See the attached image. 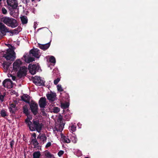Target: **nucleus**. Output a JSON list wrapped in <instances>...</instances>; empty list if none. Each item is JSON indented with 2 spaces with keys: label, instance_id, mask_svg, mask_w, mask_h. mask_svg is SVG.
<instances>
[{
  "label": "nucleus",
  "instance_id": "nucleus-1",
  "mask_svg": "<svg viewBox=\"0 0 158 158\" xmlns=\"http://www.w3.org/2000/svg\"><path fill=\"white\" fill-rule=\"evenodd\" d=\"M22 64V61L19 59L17 60L13 64V70L15 72L19 70L17 73V76L20 78L26 76L27 71L26 67L25 66H21Z\"/></svg>",
  "mask_w": 158,
  "mask_h": 158
},
{
  "label": "nucleus",
  "instance_id": "nucleus-2",
  "mask_svg": "<svg viewBox=\"0 0 158 158\" xmlns=\"http://www.w3.org/2000/svg\"><path fill=\"white\" fill-rule=\"evenodd\" d=\"M1 20L4 24L12 28H15L18 25L17 20L12 18L5 16L2 18Z\"/></svg>",
  "mask_w": 158,
  "mask_h": 158
},
{
  "label": "nucleus",
  "instance_id": "nucleus-3",
  "mask_svg": "<svg viewBox=\"0 0 158 158\" xmlns=\"http://www.w3.org/2000/svg\"><path fill=\"white\" fill-rule=\"evenodd\" d=\"M43 125L42 123H40L39 120L34 119L32 120L31 126L30 127V130L32 131L36 130L40 132L42 130Z\"/></svg>",
  "mask_w": 158,
  "mask_h": 158
},
{
  "label": "nucleus",
  "instance_id": "nucleus-4",
  "mask_svg": "<svg viewBox=\"0 0 158 158\" xmlns=\"http://www.w3.org/2000/svg\"><path fill=\"white\" fill-rule=\"evenodd\" d=\"M29 104L32 113L34 115H37L38 114L39 111L38 104L35 102L31 101Z\"/></svg>",
  "mask_w": 158,
  "mask_h": 158
},
{
  "label": "nucleus",
  "instance_id": "nucleus-5",
  "mask_svg": "<svg viewBox=\"0 0 158 158\" xmlns=\"http://www.w3.org/2000/svg\"><path fill=\"white\" fill-rule=\"evenodd\" d=\"M40 69V66L36 64H30L28 66V69L29 72L32 75L35 74L36 73L39 72Z\"/></svg>",
  "mask_w": 158,
  "mask_h": 158
},
{
  "label": "nucleus",
  "instance_id": "nucleus-6",
  "mask_svg": "<svg viewBox=\"0 0 158 158\" xmlns=\"http://www.w3.org/2000/svg\"><path fill=\"white\" fill-rule=\"evenodd\" d=\"M33 82L36 85L44 86L45 81L42 80L41 77L35 76L33 79Z\"/></svg>",
  "mask_w": 158,
  "mask_h": 158
},
{
  "label": "nucleus",
  "instance_id": "nucleus-7",
  "mask_svg": "<svg viewBox=\"0 0 158 158\" xmlns=\"http://www.w3.org/2000/svg\"><path fill=\"white\" fill-rule=\"evenodd\" d=\"M8 52L6 51V53L4 54L3 57H5L7 60H10L11 61H14L15 58V53H13Z\"/></svg>",
  "mask_w": 158,
  "mask_h": 158
},
{
  "label": "nucleus",
  "instance_id": "nucleus-8",
  "mask_svg": "<svg viewBox=\"0 0 158 158\" xmlns=\"http://www.w3.org/2000/svg\"><path fill=\"white\" fill-rule=\"evenodd\" d=\"M3 85L4 87L10 89L13 87V82L10 79H5L3 82Z\"/></svg>",
  "mask_w": 158,
  "mask_h": 158
},
{
  "label": "nucleus",
  "instance_id": "nucleus-9",
  "mask_svg": "<svg viewBox=\"0 0 158 158\" xmlns=\"http://www.w3.org/2000/svg\"><path fill=\"white\" fill-rule=\"evenodd\" d=\"M6 2L8 5L11 7L12 9H15L18 6L17 0H6Z\"/></svg>",
  "mask_w": 158,
  "mask_h": 158
},
{
  "label": "nucleus",
  "instance_id": "nucleus-10",
  "mask_svg": "<svg viewBox=\"0 0 158 158\" xmlns=\"http://www.w3.org/2000/svg\"><path fill=\"white\" fill-rule=\"evenodd\" d=\"M8 28L4 24L0 22V32L3 36L6 35V33L8 32Z\"/></svg>",
  "mask_w": 158,
  "mask_h": 158
},
{
  "label": "nucleus",
  "instance_id": "nucleus-11",
  "mask_svg": "<svg viewBox=\"0 0 158 158\" xmlns=\"http://www.w3.org/2000/svg\"><path fill=\"white\" fill-rule=\"evenodd\" d=\"M39 103L40 108H44L47 105L46 98L44 97L41 98L39 100Z\"/></svg>",
  "mask_w": 158,
  "mask_h": 158
},
{
  "label": "nucleus",
  "instance_id": "nucleus-12",
  "mask_svg": "<svg viewBox=\"0 0 158 158\" xmlns=\"http://www.w3.org/2000/svg\"><path fill=\"white\" fill-rule=\"evenodd\" d=\"M46 96L48 99L49 101L53 102L55 100V98L56 96V95L55 93H52L48 94H47Z\"/></svg>",
  "mask_w": 158,
  "mask_h": 158
},
{
  "label": "nucleus",
  "instance_id": "nucleus-13",
  "mask_svg": "<svg viewBox=\"0 0 158 158\" xmlns=\"http://www.w3.org/2000/svg\"><path fill=\"white\" fill-rule=\"evenodd\" d=\"M21 98L22 101L28 104L31 102H30V97L27 94H23V95L21 96Z\"/></svg>",
  "mask_w": 158,
  "mask_h": 158
},
{
  "label": "nucleus",
  "instance_id": "nucleus-14",
  "mask_svg": "<svg viewBox=\"0 0 158 158\" xmlns=\"http://www.w3.org/2000/svg\"><path fill=\"white\" fill-rule=\"evenodd\" d=\"M39 47L41 49L44 51L48 49L50 46V42L44 44H38Z\"/></svg>",
  "mask_w": 158,
  "mask_h": 158
},
{
  "label": "nucleus",
  "instance_id": "nucleus-15",
  "mask_svg": "<svg viewBox=\"0 0 158 158\" xmlns=\"http://www.w3.org/2000/svg\"><path fill=\"white\" fill-rule=\"evenodd\" d=\"M37 138V139H40L43 144L46 141L47 139V137L45 134H42L41 135H38Z\"/></svg>",
  "mask_w": 158,
  "mask_h": 158
},
{
  "label": "nucleus",
  "instance_id": "nucleus-16",
  "mask_svg": "<svg viewBox=\"0 0 158 158\" xmlns=\"http://www.w3.org/2000/svg\"><path fill=\"white\" fill-rule=\"evenodd\" d=\"M23 57L25 59V61L27 63H30L35 60V58L33 57H27L26 55H24Z\"/></svg>",
  "mask_w": 158,
  "mask_h": 158
},
{
  "label": "nucleus",
  "instance_id": "nucleus-17",
  "mask_svg": "<svg viewBox=\"0 0 158 158\" xmlns=\"http://www.w3.org/2000/svg\"><path fill=\"white\" fill-rule=\"evenodd\" d=\"M11 63L9 62L4 61L3 63V67L5 69L7 70L10 65L11 64Z\"/></svg>",
  "mask_w": 158,
  "mask_h": 158
},
{
  "label": "nucleus",
  "instance_id": "nucleus-18",
  "mask_svg": "<svg viewBox=\"0 0 158 158\" xmlns=\"http://www.w3.org/2000/svg\"><path fill=\"white\" fill-rule=\"evenodd\" d=\"M31 143L32 145L34 146V148H36L37 147H38V145L39 143L37 141L36 139H33L32 138Z\"/></svg>",
  "mask_w": 158,
  "mask_h": 158
},
{
  "label": "nucleus",
  "instance_id": "nucleus-19",
  "mask_svg": "<svg viewBox=\"0 0 158 158\" xmlns=\"http://www.w3.org/2000/svg\"><path fill=\"white\" fill-rule=\"evenodd\" d=\"M23 113L25 114V115L27 117L30 115V113H29L27 107V106L26 105H24L23 107Z\"/></svg>",
  "mask_w": 158,
  "mask_h": 158
},
{
  "label": "nucleus",
  "instance_id": "nucleus-20",
  "mask_svg": "<svg viewBox=\"0 0 158 158\" xmlns=\"http://www.w3.org/2000/svg\"><path fill=\"white\" fill-rule=\"evenodd\" d=\"M30 53L32 54V56L38 58H39V54L38 53L35 52L34 51L33 49H31L30 51Z\"/></svg>",
  "mask_w": 158,
  "mask_h": 158
},
{
  "label": "nucleus",
  "instance_id": "nucleus-21",
  "mask_svg": "<svg viewBox=\"0 0 158 158\" xmlns=\"http://www.w3.org/2000/svg\"><path fill=\"white\" fill-rule=\"evenodd\" d=\"M33 158H40L41 156L40 152L38 151L34 152L33 153Z\"/></svg>",
  "mask_w": 158,
  "mask_h": 158
},
{
  "label": "nucleus",
  "instance_id": "nucleus-22",
  "mask_svg": "<svg viewBox=\"0 0 158 158\" xmlns=\"http://www.w3.org/2000/svg\"><path fill=\"white\" fill-rule=\"evenodd\" d=\"M44 153V155L47 158H51L53 156V155L48 152V150L45 151Z\"/></svg>",
  "mask_w": 158,
  "mask_h": 158
},
{
  "label": "nucleus",
  "instance_id": "nucleus-23",
  "mask_svg": "<svg viewBox=\"0 0 158 158\" xmlns=\"http://www.w3.org/2000/svg\"><path fill=\"white\" fill-rule=\"evenodd\" d=\"M9 111L12 116H15V113L17 111V109H13L11 108H8Z\"/></svg>",
  "mask_w": 158,
  "mask_h": 158
},
{
  "label": "nucleus",
  "instance_id": "nucleus-24",
  "mask_svg": "<svg viewBox=\"0 0 158 158\" xmlns=\"http://www.w3.org/2000/svg\"><path fill=\"white\" fill-rule=\"evenodd\" d=\"M61 107L62 108L65 109L68 108L69 106V103L67 102L65 103H61Z\"/></svg>",
  "mask_w": 158,
  "mask_h": 158
},
{
  "label": "nucleus",
  "instance_id": "nucleus-25",
  "mask_svg": "<svg viewBox=\"0 0 158 158\" xmlns=\"http://www.w3.org/2000/svg\"><path fill=\"white\" fill-rule=\"evenodd\" d=\"M62 140L64 142H65L67 143H70V140L68 138V137H66L65 136H62Z\"/></svg>",
  "mask_w": 158,
  "mask_h": 158
},
{
  "label": "nucleus",
  "instance_id": "nucleus-26",
  "mask_svg": "<svg viewBox=\"0 0 158 158\" xmlns=\"http://www.w3.org/2000/svg\"><path fill=\"white\" fill-rule=\"evenodd\" d=\"M21 20L22 24H25L27 23V17L24 16H22L21 17Z\"/></svg>",
  "mask_w": 158,
  "mask_h": 158
},
{
  "label": "nucleus",
  "instance_id": "nucleus-27",
  "mask_svg": "<svg viewBox=\"0 0 158 158\" xmlns=\"http://www.w3.org/2000/svg\"><path fill=\"white\" fill-rule=\"evenodd\" d=\"M8 45L10 46V47L9 48V49L7 50V51H8V52H9L13 53H15L14 51V50L15 49V48L14 47V46L9 44H8Z\"/></svg>",
  "mask_w": 158,
  "mask_h": 158
},
{
  "label": "nucleus",
  "instance_id": "nucleus-28",
  "mask_svg": "<svg viewBox=\"0 0 158 158\" xmlns=\"http://www.w3.org/2000/svg\"><path fill=\"white\" fill-rule=\"evenodd\" d=\"M64 125V124L63 123H61L59 126V128H56V130L57 131H61L63 130Z\"/></svg>",
  "mask_w": 158,
  "mask_h": 158
},
{
  "label": "nucleus",
  "instance_id": "nucleus-29",
  "mask_svg": "<svg viewBox=\"0 0 158 158\" xmlns=\"http://www.w3.org/2000/svg\"><path fill=\"white\" fill-rule=\"evenodd\" d=\"M52 111L51 112L54 113H57L60 111V109L59 108L57 107H54L52 110Z\"/></svg>",
  "mask_w": 158,
  "mask_h": 158
},
{
  "label": "nucleus",
  "instance_id": "nucleus-30",
  "mask_svg": "<svg viewBox=\"0 0 158 158\" xmlns=\"http://www.w3.org/2000/svg\"><path fill=\"white\" fill-rule=\"evenodd\" d=\"M0 114L2 117H5L8 116L6 111L4 110H2L0 112Z\"/></svg>",
  "mask_w": 158,
  "mask_h": 158
},
{
  "label": "nucleus",
  "instance_id": "nucleus-31",
  "mask_svg": "<svg viewBox=\"0 0 158 158\" xmlns=\"http://www.w3.org/2000/svg\"><path fill=\"white\" fill-rule=\"evenodd\" d=\"M41 29H43V32H47L48 33H50L51 35H52V32L50 31V30L48 29L47 27H43L42 28H39L38 29V30H40Z\"/></svg>",
  "mask_w": 158,
  "mask_h": 158
},
{
  "label": "nucleus",
  "instance_id": "nucleus-32",
  "mask_svg": "<svg viewBox=\"0 0 158 158\" xmlns=\"http://www.w3.org/2000/svg\"><path fill=\"white\" fill-rule=\"evenodd\" d=\"M41 112L42 113V115L45 117L47 116V114L46 113V110L44 108H41L40 109Z\"/></svg>",
  "mask_w": 158,
  "mask_h": 158
},
{
  "label": "nucleus",
  "instance_id": "nucleus-33",
  "mask_svg": "<svg viewBox=\"0 0 158 158\" xmlns=\"http://www.w3.org/2000/svg\"><path fill=\"white\" fill-rule=\"evenodd\" d=\"M25 122L27 125H28L29 127L30 128V127L31 126L32 122L29 120L28 118L25 120Z\"/></svg>",
  "mask_w": 158,
  "mask_h": 158
},
{
  "label": "nucleus",
  "instance_id": "nucleus-34",
  "mask_svg": "<svg viewBox=\"0 0 158 158\" xmlns=\"http://www.w3.org/2000/svg\"><path fill=\"white\" fill-rule=\"evenodd\" d=\"M49 61L50 62L53 63H55L56 62V60L55 58L53 56H51L49 59Z\"/></svg>",
  "mask_w": 158,
  "mask_h": 158
},
{
  "label": "nucleus",
  "instance_id": "nucleus-35",
  "mask_svg": "<svg viewBox=\"0 0 158 158\" xmlns=\"http://www.w3.org/2000/svg\"><path fill=\"white\" fill-rule=\"evenodd\" d=\"M57 89L58 91L60 92H62L64 91V89H62L61 85L59 84L57 86Z\"/></svg>",
  "mask_w": 158,
  "mask_h": 158
},
{
  "label": "nucleus",
  "instance_id": "nucleus-36",
  "mask_svg": "<svg viewBox=\"0 0 158 158\" xmlns=\"http://www.w3.org/2000/svg\"><path fill=\"white\" fill-rule=\"evenodd\" d=\"M20 29H21V27H18L17 28L13 30V31H14V33L15 34L17 33H18L20 31Z\"/></svg>",
  "mask_w": 158,
  "mask_h": 158
},
{
  "label": "nucleus",
  "instance_id": "nucleus-37",
  "mask_svg": "<svg viewBox=\"0 0 158 158\" xmlns=\"http://www.w3.org/2000/svg\"><path fill=\"white\" fill-rule=\"evenodd\" d=\"M10 106L8 108H11L13 109H17V107L16 106V104L15 103H11L10 104Z\"/></svg>",
  "mask_w": 158,
  "mask_h": 158
},
{
  "label": "nucleus",
  "instance_id": "nucleus-38",
  "mask_svg": "<svg viewBox=\"0 0 158 158\" xmlns=\"http://www.w3.org/2000/svg\"><path fill=\"white\" fill-rule=\"evenodd\" d=\"M22 2L25 4H26V5L27 6L28 5V3L30 2L31 0H22ZM35 0H31L32 2L34 1Z\"/></svg>",
  "mask_w": 158,
  "mask_h": 158
},
{
  "label": "nucleus",
  "instance_id": "nucleus-39",
  "mask_svg": "<svg viewBox=\"0 0 158 158\" xmlns=\"http://www.w3.org/2000/svg\"><path fill=\"white\" fill-rule=\"evenodd\" d=\"M69 128L70 130L73 132L74 131L76 130V127L73 125H72L71 127H69Z\"/></svg>",
  "mask_w": 158,
  "mask_h": 158
},
{
  "label": "nucleus",
  "instance_id": "nucleus-40",
  "mask_svg": "<svg viewBox=\"0 0 158 158\" xmlns=\"http://www.w3.org/2000/svg\"><path fill=\"white\" fill-rule=\"evenodd\" d=\"M60 80V78L58 77L54 81V84L55 85H56L59 82V81Z\"/></svg>",
  "mask_w": 158,
  "mask_h": 158
},
{
  "label": "nucleus",
  "instance_id": "nucleus-41",
  "mask_svg": "<svg viewBox=\"0 0 158 158\" xmlns=\"http://www.w3.org/2000/svg\"><path fill=\"white\" fill-rule=\"evenodd\" d=\"M2 13L4 14H6L7 13V10L4 7L2 8Z\"/></svg>",
  "mask_w": 158,
  "mask_h": 158
},
{
  "label": "nucleus",
  "instance_id": "nucleus-42",
  "mask_svg": "<svg viewBox=\"0 0 158 158\" xmlns=\"http://www.w3.org/2000/svg\"><path fill=\"white\" fill-rule=\"evenodd\" d=\"M64 153V151L60 150L58 152V155L60 157Z\"/></svg>",
  "mask_w": 158,
  "mask_h": 158
},
{
  "label": "nucleus",
  "instance_id": "nucleus-43",
  "mask_svg": "<svg viewBox=\"0 0 158 158\" xmlns=\"http://www.w3.org/2000/svg\"><path fill=\"white\" fill-rule=\"evenodd\" d=\"M14 143H15V141L13 140H12L10 142V147H11V148H13V146L14 145Z\"/></svg>",
  "mask_w": 158,
  "mask_h": 158
},
{
  "label": "nucleus",
  "instance_id": "nucleus-44",
  "mask_svg": "<svg viewBox=\"0 0 158 158\" xmlns=\"http://www.w3.org/2000/svg\"><path fill=\"white\" fill-rule=\"evenodd\" d=\"M51 145V142H48L45 146V148H48L50 147Z\"/></svg>",
  "mask_w": 158,
  "mask_h": 158
},
{
  "label": "nucleus",
  "instance_id": "nucleus-45",
  "mask_svg": "<svg viewBox=\"0 0 158 158\" xmlns=\"http://www.w3.org/2000/svg\"><path fill=\"white\" fill-rule=\"evenodd\" d=\"M58 120L60 121L61 123H63V118L62 116H60L58 118Z\"/></svg>",
  "mask_w": 158,
  "mask_h": 158
},
{
  "label": "nucleus",
  "instance_id": "nucleus-46",
  "mask_svg": "<svg viewBox=\"0 0 158 158\" xmlns=\"http://www.w3.org/2000/svg\"><path fill=\"white\" fill-rule=\"evenodd\" d=\"M7 32L10 33L11 34H12L11 35H13L14 33V31H13V30H9V28H8V32H7Z\"/></svg>",
  "mask_w": 158,
  "mask_h": 158
},
{
  "label": "nucleus",
  "instance_id": "nucleus-47",
  "mask_svg": "<svg viewBox=\"0 0 158 158\" xmlns=\"http://www.w3.org/2000/svg\"><path fill=\"white\" fill-rule=\"evenodd\" d=\"M32 136H33V139H36V134L35 133H33L32 135Z\"/></svg>",
  "mask_w": 158,
  "mask_h": 158
},
{
  "label": "nucleus",
  "instance_id": "nucleus-48",
  "mask_svg": "<svg viewBox=\"0 0 158 158\" xmlns=\"http://www.w3.org/2000/svg\"><path fill=\"white\" fill-rule=\"evenodd\" d=\"M34 51H35V52L38 53L39 54L40 52H39V50L38 49V48H35V49H34Z\"/></svg>",
  "mask_w": 158,
  "mask_h": 158
},
{
  "label": "nucleus",
  "instance_id": "nucleus-49",
  "mask_svg": "<svg viewBox=\"0 0 158 158\" xmlns=\"http://www.w3.org/2000/svg\"><path fill=\"white\" fill-rule=\"evenodd\" d=\"M12 78L13 81H15L16 79V77L15 76H12Z\"/></svg>",
  "mask_w": 158,
  "mask_h": 158
},
{
  "label": "nucleus",
  "instance_id": "nucleus-50",
  "mask_svg": "<svg viewBox=\"0 0 158 158\" xmlns=\"http://www.w3.org/2000/svg\"><path fill=\"white\" fill-rule=\"evenodd\" d=\"M56 15V16H55V15H54V16H55V17H56V18H58V17H59V16H57V15Z\"/></svg>",
  "mask_w": 158,
  "mask_h": 158
},
{
  "label": "nucleus",
  "instance_id": "nucleus-51",
  "mask_svg": "<svg viewBox=\"0 0 158 158\" xmlns=\"http://www.w3.org/2000/svg\"><path fill=\"white\" fill-rule=\"evenodd\" d=\"M2 1V0H0V5Z\"/></svg>",
  "mask_w": 158,
  "mask_h": 158
},
{
  "label": "nucleus",
  "instance_id": "nucleus-52",
  "mask_svg": "<svg viewBox=\"0 0 158 158\" xmlns=\"http://www.w3.org/2000/svg\"><path fill=\"white\" fill-rule=\"evenodd\" d=\"M7 46L9 47V48L10 47V46L8 45V44L7 45Z\"/></svg>",
  "mask_w": 158,
  "mask_h": 158
},
{
  "label": "nucleus",
  "instance_id": "nucleus-53",
  "mask_svg": "<svg viewBox=\"0 0 158 158\" xmlns=\"http://www.w3.org/2000/svg\"><path fill=\"white\" fill-rule=\"evenodd\" d=\"M84 158H89L88 157H85Z\"/></svg>",
  "mask_w": 158,
  "mask_h": 158
},
{
  "label": "nucleus",
  "instance_id": "nucleus-54",
  "mask_svg": "<svg viewBox=\"0 0 158 158\" xmlns=\"http://www.w3.org/2000/svg\"><path fill=\"white\" fill-rule=\"evenodd\" d=\"M53 158H55V157H53Z\"/></svg>",
  "mask_w": 158,
  "mask_h": 158
}]
</instances>
